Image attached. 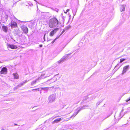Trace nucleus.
<instances>
[{"label": "nucleus", "instance_id": "24", "mask_svg": "<svg viewBox=\"0 0 130 130\" xmlns=\"http://www.w3.org/2000/svg\"><path fill=\"white\" fill-rule=\"evenodd\" d=\"M15 124V125H17V124Z\"/></svg>", "mask_w": 130, "mask_h": 130}, {"label": "nucleus", "instance_id": "12", "mask_svg": "<svg viewBox=\"0 0 130 130\" xmlns=\"http://www.w3.org/2000/svg\"><path fill=\"white\" fill-rule=\"evenodd\" d=\"M61 120V119L60 118L54 120V121L53 122V123H57L60 121Z\"/></svg>", "mask_w": 130, "mask_h": 130}, {"label": "nucleus", "instance_id": "8", "mask_svg": "<svg viewBox=\"0 0 130 130\" xmlns=\"http://www.w3.org/2000/svg\"><path fill=\"white\" fill-rule=\"evenodd\" d=\"M48 99L49 102L52 103L55 101V97L53 95H51L49 97Z\"/></svg>", "mask_w": 130, "mask_h": 130}, {"label": "nucleus", "instance_id": "6", "mask_svg": "<svg viewBox=\"0 0 130 130\" xmlns=\"http://www.w3.org/2000/svg\"><path fill=\"white\" fill-rule=\"evenodd\" d=\"M7 46L8 47L12 49H16L17 48V46L14 45L12 44H7Z\"/></svg>", "mask_w": 130, "mask_h": 130}, {"label": "nucleus", "instance_id": "7", "mask_svg": "<svg viewBox=\"0 0 130 130\" xmlns=\"http://www.w3.org/2000/svg\"><path fill=\"white\" fill-rule=\"evenodd\" d=\"M7 72V68L5 67H4L2 68L0 71L1 73V74H6Z\"/></svg>", "mask_w": 130, "mask_h": 130}, {"label": "nucleus", "instance_id": "14", "mask_svg": "<svg viewBox=\"0 0 130 130\" xmlns=\"http://www.w3.org/2000/svg\"><path fill=\"white\" fill-rule=\"evenodd\" d=\"M125 10V7L124 5H122L120 8V11L121 12L124 11Z\"/></svg>", "mask_w": 130, "mask_h": 130}, {"label": "nucleus", "instance_id": "18", "mask_svg": "<svg viewBox=\"0 0 130 130\" xmlns=\"http://www.w3.org/2000/svg\"><path fill=\"white\" fill-rule=\"evenodd\" d=\"M130 100V97L129 98V99H126L125 100V101L126 102H128V101H129Z\"/></svg>", "mask_w": 130, "mask_h": 130}, {"label": "nucleus", "instance_id": "3", "mask_svg": "<svg viewBox=\"0 0 130 130\" xmlns=\"http://www.w3.org/2000/svg\"><path fill=\"white\" fill-rule=\"evenodd\" d=\"M22 29L25 33H27L28 32V29L27 27L25 25H23L21 27Z\"/></svg>", "mask_w": 130, "mask_h": 130}, {"label": "nucleus", "instance_id": "4", "mask_svg": "<svg viewBox=\"0 0 130 130\" xmlns=\"http://www.w3.org/2000/svg\"><path fill=\"white\" fill-rule=\"evenodd\" d=\"M45 75L44 74H42L40 77H39L38 79H36L35 80L33 81L31 83V84L32 85H34L36 83V81L38 80H40L41 79V78L42 76H44Z\"/></svg>", "mask_w": 130, "mask_h": 130}, {"label": "nucleus", "instance_id": "22", "mask_svg": "<svg viewBox=\"0 0 130 130\" xmlns=\"http://www.w3.org/2000/svg\"><path fill=\"white\" fill-rule=\"evenodd\" d=\"M67 12L66 11H64V12L65 13H67Z\"/></svg>", "mask_w": 130, "mask_h": 130}, {"label": "nucleus", "instance_id": "19", "mask_svg": "<svg viewBox=\"0 0 130 130\" xmlns=\"http://www.w3.org/2000/svg\"><path fill=\"white\" fill-rule=\"evenodd\" d=\"M65 31V30H64L62 31V32L61 33V34H60V35H61L64 31Z\"/></svg>", "mask_w": 130, "mask_h": 130}, {"label": "nucleus", "instance_id": "15", "mask_svg": "<svg viewBox=\"0 0 130 130\" xmlns=\"http://www.w3.org/2000/svg\"><path fill=\"white\" fill-rule=\"evenodd\" d=\"M60 36H60H58V37H56V38L55 39L53 40V41H52V42L51 43H52V44H53V43L55 42V40H56L57 39H58V38H59V37Z\"/></svg>", "mask_w": 130, "mask_h": 130}, {"label": "nucleus", "instance_id": "25", "mask_svg": "<svg viewBox=\"0 0 130 130\" xmlns=\"http://www.w3.org/2000/svg\"><path fill=\"white\" fill-rule=\"evenodd\" d=\"M78 102L76 103H78Z\"/></svg>", "mask_w": 130, "mask_h": 130}, {"label": "nucleus", "instance_id": "16", "mask_svg": "<svg viewBox=\"0 0 130 130\" xmlns=\"http://www.w3.org/2000/svg\"><path fill=\"white\" fill-rule=\"evenodd\" d=\"M125 60L126 59L124 58H121L120 59V62L122 63L123 61H125Z\"/></svg>", "mask_w": 130, "mask_h": 130}, {"label": "nucleus", "instance_id": "17", "mask_svg": "<svg viewBox=\"0 0 130 130\" xmlns=\"http://www.w3.org/2000/svg\"><path fill=\"white\" fill-rule=\"evenodd\" d=\"M64 60V59H61L60 60L58 61L57 62L58 63H60L62 62Z\"/></svg>", "mask_w": 130, "mask_h": 130}, {"label": "nucleus", "instance_id": "10", "mask_svg": "<svg viewBox=\"0 0 130 130\" xmlns=\"http://www.w3.org/2000/svg\"><path fill=\"white\" fill-rule=\"evenodd\" d=\"M129 65H127L124 66L123 68V70L122 71V73L123 74L127 70L128 68Z\"/></svg>", "mask_w": 130, "mask_h": 130}, {"label": "nucleus", "instance_id": "1", "mask_svg": "<svg viewBox=\"0 0 130 130\" xmlns=\"http://www.w3.org/2000/svg\"><path fill=\"white\" fill-rule=\"evenodd\" d=\"M58 24V21L55 18H53L50 20L48 25L50 27L53 28L56 27Z\"/></svg>", "mask_w": 130, "mask_h": 130}, {"label": "nucleus", "instance_id": "21", "mask_svg": "<svg viewBox=\"0 0 130 130\" xmlns=\"http://www.w3.org/2000/svg\"><path fill=\"white\" fill-rule=\"evenodd\" d=\"M69 10H69V9H67L66 10V11L67 12H68L69 11Z\"/></svg>", "mask_w": 130, "mask_h": 130}, {"label": "nucleus", "instance_id": "13", "mask_svg": "<svg viewBox=\"0 0 130 130\" xmlns=\"http://www.w3.org/2000/svg\"><path fill=\"white\" fill-rule=\"evenodd\" d=\"M14 78L18 79L19 78L18 75L17 73H14L13 74Z\"/></svg>", "mask_w": 130, "mask_h": 130}, {"label": "nucleus", "instance_id": "9", "mask_svg": "<svg viewBox=\"0 0 130 130\" xmlns=\"http://www.w3.org/2000/svg\"><path fill=\"white\" fill-rule=\"evenodd\" d=\"M58 29V28H56L52 31L50 33V36H52L56 33Z\"/></svg>", "mask_w": 130, "mask_h": 130}, {"label": "nucleus", "instance_id": "2", "mask_svg": "<svg viewBox=\"0 0 130 130\" xmlns=\"http://www.w3.org/2000/svg\"><path fill=\"white\" fill-rule=\"evenodd\" d=\"M10 25L11 28H16L18 27V25L17 23L13 21H11Z\"/></svg>", "mask_w": 130, "mask_h": 130}, {"label": "nucleus", "instance_id": "20", "mask_svg": "<svg viewBox=\"0 0 130 130\" xmlns=\"http://www.w3.org/2000/svg\"><path fill=\"white\" fill-rule=\"evenodd\" d=\"M38 89H33L32 90V91H34V90H38Z\"/></svg>", "mask_w": 130, "mask_h": 130}, {"label": "nucleus", "instance_id": "23", "mask_svg": "<svg viewBox=\"0 0 130 130\" xmlns=\"http://www.w3.org/2000/svg\"><path fill=\"white\" fill-rule=\"evenodd\" d=\"M42 45H41H41H39V46L40 47H42Z\"/></svg>", "mask_w": 130, "mask_h": 130}, {"label": "nucleus", "instance_id": "5", "mask_svg": "<svg viewBox=\"0 0 130 130\" xmlns=\"http://www.w3.org/2000/svg\"><path fill=\"white\" fill-rule=\"evenodd\" d=\"M80 110V109L78 110H77V111L75 113H74V114H73L71 117L69 118L68 119H66V121H67L69 120L71 118H74L75 117V116L77 115V114L78 113Z\"/></svg>", "mask_w": 130, "mask_h": 130}, {"label": "nucleus", "instance_id": "11", "mask_svg": "<svg viewBox=\"0 0 130 130\" xmlns=\"http://www.w3.org/2000/svg\"><path fill=\"white\" fill-rule=\"evenodd\" d=\"M3 30L6 32H7L8 31V27L7 26L3 25L2 26Z\"/></svg>", "mask_w": 130, "mask_h": 130}]
</instances>
